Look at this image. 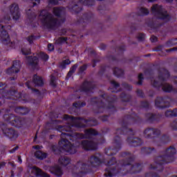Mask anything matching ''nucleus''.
<instances>
[{"label":"nucleus","instance_id":"39","mask_svg":"<svg viewBox=\"0 0 177 177\" xmlns=\"http://www.w3.org/2000/svg\"><path fill=\"white\" fill-rule=\"evenodd\" d=\"M97 10L100 15H105L106 13H109V6L107 5H100Z\"/></svg>","mask_w":177,"mask_h":177},{"label":"nucleus","instance_id":"59","mask_svg":"<svg viewBox=\"0 0 177 177\" xmlns=\"http://www.w3.org/2000/svg\"><path fill=\"white\" fill-rule=\"evenodd\" d=\"M122 86L127 91H131L132 89V86H131L128 83H122Z\"/></svg>","mask_w":177,"mask_h":177},{"label":"nucleus","instance_id":"55","mask_svg":"<svg viewBox=\"0 0 177 177\" xmlns=\"http://www.w3.org/2000/svg\"><path fill=\"white\" fill-rule=\"evenodd\" d=\"M21 52L24 56H28V55H31L30 49L26 50V48H21Z\"/></svg>","mask_w":177,"mask_h":177},{"label":"nucleus","instance_id":"42","mask_svg":"<svg viewBox=\"0 0 177 177\" xmlns=\"http://www.w3.org/2000/svg\"><path fill=\"white\" fill-rule=\"evenodd\" d=\"M86 106V102L84 101H77L76 102H74L73 104V106L75 107V109H82V107H85Z\"/></svg>","mask_w":177,"mask_h":177},{"label":"nucleus","instance_id":"54","mask_svg":"<svg viewBox=\"0 0 177 177\" xmlns=\"http://www.w3.org/2000/svg\"><path fill=\"white\" fill-rule=\"evenodd\" d=\"M109 68V66H101L100 69L98 72L99 75H103L104 73H106V70Z\"/></svg>","mask_w":177,"mask_h":177},{"label":"nucleus","instance_id":"34","mask_svg":"<svg viewBox=\"0 0 177 177\" xmlns=\"http://www.w3.org/2000/svg\"><path fill=\"white\" fill-rule=\"evenodd\" d=\"M162 26V24L154 21H150L148 22V27H150V28H152V30H158L160 27Z\"/></svg>","mask_w":177,"mask_h":177},{"label":"nucleus","instance_id":"52","mask_svg":"<svg viewBox=\"0 0 177 177\" xmlns=\"http://www.w3.org/2000/svg\"><path fill=\"white\" fill-rule=\"evenodd\" d=\"M28 42H29L30 45H32V44H34V41L35 39H37V36L34 35H31L30 36H28L26 38Z\"/></svg>","mask_w":177,"mask_h":177},{"label":"nucleus","instance_id":"20","mask_svg":"<svg viewBox=\"0 0 177 177\" xmlns=\"http://www.w3.org/2000/svg\"><path fill=\"white\" fill-rule=\"evenodd\" d=\"M77 0H68V5L67 6V9L72 15H78L81 10H82V7L77 4Z\"/></svg>","mask_w":177,"mask_h":177},{"label":"nucleus","instance_id":"32","mask_svg":"<svg viewBox=\"0 0 177 177\" xmlns=\"http://www.w3.org/2000/svg\"><path fill=\"white\" fill-rule=\"evenodd\" d=\"M77 68H78V63L75 64L74 65L71 67L69 71L68 72L66 75V80H70L71 77H73V74L77 71Z\"/></svg>","mask_w":177,"mask_h":177},{"label":"nucleus","instance_id":"4","mask_svg":"<svg viewBox=\"0 0 177 177\" xmlns=\"http://www.w3.org/2000/svg\"><path fill=\"white\" fill-rule=\"evenodd\" d=\"M117 100H118V97L116 95L104 93L98 97H91L90 104L93 106L95 114H100L109 110L114 113H117V109L114 106Z\"/></svg>","mask_w":177,"mask_h":177},{"label":"nucleus","instance_id":"3","mask_svg":"<svg viewBox=\"0 0 177 177\" xmlns=\"http://www.w3.org/2000/svg\"><path fill=\"white\" fill-rule=\"evenodd\" d=\"M141 122L142 118L138 115L133 117L132 115H127L122 121V128L117 129L115 134L118 136H120V135H129V136L127 139L129 146L130 147H140V146L143 145V140L133 136L136 133L135 131L133 129L128 128V127L133 124H140Z\"/></svg>","mask_w":177,"mask_h":177},{"label":"nucleus","instance_id":"16","mask_svg":"<svg viewBox=\"0 0 177 177\" xmlns=\"http://www.w3.org/2000/svg\"><path fill=\"white\" fill-rule=\"evenodd\" d=\"M80 146L85 151H95V150H97V143L89 140H82Z\"/></svg>","mask_w":177,"mask_h":177},{"label":"nucleus","instance_id":"8","mask_svg":"<svg viewBox=\"0 0 177 177\" xmlns=\"http://www.w3.org/2000/svg\"><path fill=\"white\" fill-rule=\"evenodd\" d=\"M39 17L42 26L45 27L46 30H52L53 31H55V30H57V27L60 26L59 19L55 18L53 15L46 10H42L41 11Z\"/></svg>","mask_w":177,"mask_h":177},{"label":"nucleus","instance_id":"14","mask_svg":"<svg viewBox=\"0 0 177 177\" xmlns=\"http://www.w3.org/2000/svg\"><path fill=\"white\" fill-rule=\"evenodd\" d=\"M3 118L4 121L8 122L12 127H15V128H21L23 125L21 118L13 113H6L3 115Z\"/></svg>","mask_w":177,"mask_h":177},{"label":"nucleus","instance_id":"64","mask_svg":"<svg viewBox=\"0 0 177 177\" xmlns=\"http://www.w3.org/2000/svg\"><path fill=\"white\" fill-rule=\"evenodd\" d=\"M171 127L174 131H177V122L174 121L172 123H171Z\"/></svg>","mask_w":177,"mask_h":177},{"label":"nucleus","instance_id":"18","mask_svg":"<svg viewBox=\"0 0 177 177\" xmlns=\"http://www.w3.org/2000/svg\"><path fill=\"white\" fill-rule=\"evenodd\" d=\"M96 88V85L93 84L92 81L84 80L80 87V91L84 92V93H93V91Z\"/></svg>","mask_w":177,"mask_h":177},{"label":"nucleus","instance_id":"21","mask_svg":"<svg viewBox=\"0 0 177 177\" xmlns=\"http://www.w3.org/2000/svg\"><path fill=\"white\" fill-rule=\"evenodd\" d=\"M21 68V63L19 60H15L12 62V66L8 68L6 73L8 75H13V74H17Z\"/></svg>","mask_w":177,"mask_h":177},{"label":"nucleus","instance_id":"36","mask_svg":"<svg viewBox=\"0 0 177 177\" xmlns=\"http://www.w3.org/2000/svg\"><path fill=\"white\" fill-rule=\"evenodd\" d=\"M165 117L168 118H174V117H177V109L173 110H167L165 113Z\"/></svg>","mask_w":177,"mask_h":177},{"label":"nucleus","instance_id":"25","mask_svg":"<svg viewBox=\"0 0 177 177\" xmlns=\"http://www.w3.org/2000/svg\"><path fill=\"white\" fill-rule=\"evenodd\" d=\"M50 172L56 177L63 176V169H62V167L57 165L50 167Z\"/></svg>","mask_w":177,"mask_h":177},{"label":"nucleus","instance_id":"63","mask_svg":"<svg viewBox=\"0 0 177 177\" xmlns=\"http://www.w3.org/2000/svg\"><path fill=\"white\" fill-rule=\"evenodd\" d=\"M59 34L61 37H63V35H66V34H67V29L66 28L61 29L59 30Z\"/></svg>","mask_w":177,"mask_h":177},{"label":"nucleus","instance_id":"44","mask_svg":"<svg viewBox=\"0 0 177 177\" xmlns=\"http://www.w3.org/2000/svg\"><path fill=\"white\" fill-rule=\"evenodd\" d=\"M111 84L113 86L114 89H115V91L112 90L111 92H114L115 93H118V92H121V91H122L121 88H120L119 90H117V88H120V83H118L115 80H112V81H111Z\"/></svg>","mask_w":177,"mask_h":177},{"label":"nucleus","instance_id":"53","mask_svg":"<svg viewBox=\"0 0 177 177\" xmlns=\"http://www.w3.org/2000/svg\"><path fill=\"white\" fill-rule=\"evenodd\" d=\"M138 82H136L137 85H143V80H145V77H143V73H140L138 75Z\"/></svg>","mask_w":177,"mask_h":177},{"label":"nucleus","instance_id":"60","mask_svg":"<svg viewBox=\"0 0 177 177\" xmlns=\"http://www.w3.org/2000/svg\"><path fill=\"white\" fill-rule=\"evenodd\" d=\"M136 93L139 97H145V93L143 92L142 90L137 89Z\"/></svg>","mask_w":177,"mask_h":177},{"label":"nucleus","instance_id":"31","mask_svg":"<svg viewBox=\"0 0 177 177\" xmlns=\"http://www.w3.org/2000/svg\"><path fill=\"white\" fill-rule=\"evenodd\" d=\"M58 162L63 167H67L71 162V159L68 156H61L58 160Z\"/></svg>","mask_w":177,"mask_h":177},{"label":"nucleus","instance_id":"49","mask_svg":"<svg viewBox=\"0 0 177 177\" xmlns=\"http://www.w3.org/2000/svg\"><path fill=\"white\" fill-rule=\"evenodd\" d=\"M164 48H171L172 46H175V41L174 39H169L167 41L163 44Z\"/></svg>","mask_w":177,"mask_h":177},{"label":"nucleus","instance_id":"50","mask_svg":"<svg viewBox=\"0 0 177 177\" xmlns=\"http://www.w3.org/2000/svg\"><path fill=\"white\" fill-rule=\"evenodd\" d=\"M50 86H53V88H56V77L53 75H51L50 76Z\"/></svg>","mask_w":177,"mask_h":177},{"label":"nucleus","instance_id":"58","mask_svg":"<svg viewBox=\"0 0 177 177\" xmlns=\"http://www.w3.org/2000/svg\"><path fill=\"white\" fill-rule=\"evenodd\" d=\"M144 74L145 75H153V69L147 68L144 71Z\"/></svg>","mask_w":177,"mask_h":177},{"label":"nucleus","instance_id":"33","mask_svg":"<svg viewBox=\"0 0 177 177\" xmlns=\"http://www.w3.org/2000/svg\"><path fill=\"white\" fill-rule=\"evenodd\" d=\"M35 156L36 158H37V160H45V158L48 157V153L38 150L35 152Z\"/></svg>","mask_w":177,"mask_h":177},{"label":"nucleus","instance_id":"27","mask_svg":"<svg viewBox=\"0 0 177 177\" xmlns=\"http://www.w3.org/2000/svg\"><path fill=\"white\" fill-rule=\"evenodd\" d=\"M27 60L29 66L34 68L37 67L39 63V59L36 56H28L27 57Z\"/></svg>","mask_w":177,"mask_h":177},{"label":"nucleus","instance_id":"11","mask_svg":"<svg viewBox=\"0 0 177 177\" xmlns=\"http://www.w3.org/2000/svg\"><path fill=\"white\" fill-rule=\"evenodd\" d=\"M127 50V46L125 45H122L116 47L115 48V52L116 53V56L115 55H107L106 59L109 62H113L115 63H118V62H122L123 63H129L132 62V59L124 57V52Z\"/></svg>","mask_w":177,"mask_h":177},{"label":"nucleus","instance_id":"22","mask_svg":"<svg viewBox=\"0 0 177 177\" xmlns=\"http://www.w3.org/2000/svg\"><path fill=\"white\" fill-rule=\"evenodd\" d=\"M3 133L6 138H8L11 140V142L15 141L17 138H19V134L12 128H6L3 129Z\"/></svg>","mask_w":177,"mask_h":177},{"label":"nucleus","instance_id":"61","mask_svg":"<svg viewBox=\"0 0 177 177\" xmlns=\"http://www.w3.org/2000/svg\"><path fill=\"white\" fill-rule=\"evenodd\" d=\"M110 117V115H104L102 116H100V120H101V121H102V122H106V121L109 120V118Z\"/></svg>","mask_w":177,"mask_h":177},{"label":"nucleus","instance_id":"19","mask_svg":"<svg viewBox=\"0 0 177 177\" xmlns=\"http://www.w3.org/2000/svg\"><path fill=\"white\" fill-rule=\"evenodd\" d=\"M161 135V131L158 129L147 128L144 131V136L146 139H156Z\"/></svg>","mask_w":177,"mask_h":177},{"label":"nucleus","instance_id":"45","mask_svg":"<svg viewBox=\"0 0 177 177\" xmlns=\"http://www.w3.org/2000/svg\"><path fill=\"white\" fill-rule=\"evenodd\" d=\"M69 64H71V61H70V59H66L63 60L60 64H59V67L60 68H62V70H64L66 68H67V66H68Z\"/></svg>","mask_w":177,"mask_h":177},{"label":"nucleus","instance_id":"46","mask_svg":"<svg viewBox=\"0 0 177 177\" xmlns=\"http://www.w3.org/2000/svg\"><path fill=\"white\" fill-rule=\"evenodd\" d=\"M39 59L43 60V62H48L49 60V55L44 52H40L38 55Z\"/></svg>","mask_w":177,"mask_h":177},{"label":"nucleus","instance_id":"48","mask_svg":"<svg viewBox=\"0 0 177 177\" xmlns=\"http://www.w3.org/2000/svg\"><path fill=\"white\" fill-rule=\"evenodd\" d=\"M169 142H171V137H169V136H168L167 134H164L160 138L161 143L167 144L169 143Z\"/></svg>","mask_w":177,"mask_h":177},{"label":"nucleus","instance_id":"13","mask_svg":"<svg viewBox=\"0 0 177 177\" xmlns=\"http://www.w3.org/2000/svg\"><path fill=\"white\" fill-rule=\"evenodd\" d=\"M121 149H122V140H121L120 136L116 134V136L113 138V147L106 148L104 153L108 156H115V154H117Z\"/></svg>","mask_w":177,"mask_h":177},{"label":"nucleus","instance_id":"24","mask_svg":"<svg viewBox=\"0 0 177 177\" xmlns=\"http://www.w3.org/2000/svg\"><path fill=\"white\" fill-rule=\"evenodd\" d=\"M145 118L149 124H153V122H160V121H161V116L154 113H146Z\"/></svg>","mask_w":177,"mask_h":177},{"label":"nucleus","instance_id":"30","mask_svg":"<svg viewBox=\"0 0 177 177\" xmlns=\"http://www.w3.org/2000/svg\"><path fill=\"white\" fill-rule=\"evenodd\" d=\"M15 111L17 114H20V115H26V114H28V113H30V110L28 109V108L23 106L15 107Z\"/></svg>","mask_w":177,"mask_h":177},{"label":"nucleus","instance_id":"1","mask_svg":"<svg viewBox=\"0 0 177 177\" xmlns=\"http://www.w3.org/2000/svg\"><path fill=\"white\" fill-rule=\"evenodd\" d=\"M120 156L125 158L117 161L115 157H112L106 162L103 160V155L100 153H97L90 156L88 159L89 165L82 162H78L76 165L71 166L69 171L71 172L73 177H84L86 174L92 172L91 167L92 168H97L103 162L108 167L105 169L104 177L125 176L127 174L133 175V174H139L142 171V168H143L142 163L132 165V162H134L136 158L135 154L130 151H124L120 153Z\"/></svg>","mask_w":177,"mask_h":177},{"label":"nucleus","instance_id":"5","mask_svg":"<svg viewBox=\"0 0 177 177\" xmlns=\"http://www.w3.org/2000/svg\"><path fill=\"white\" fill-rule=\"evenodd\" d=\"M19 97H20L19 91L12 87L9 88L7 84L0 82V106L5 102L15 106Z\"/></svg>","mask_w":177,"mask_h":177},{"label":"nucleus","instance_id":"7","mask_svg":"<svg viewBox=\"0 0 177 177\" xmlns=\"http://www.w3.org/2000/svg\"><path fill=\"white\" fill-rule=\"evenodd\" d=\"M171 77V73H169V71L167 70L165 68H161L160 71H158V82L157 80H154L152 86L153 88H156L158 91H160V89H162L163 92H166L167 93H171L174 91V87L171 84H165L162 82H165V81H168L169 80V77Z\"/></svg>","mask_w":177,"mask_h":177},{"label":"nucleus","instance_id":"6","mask_svg":"<svg viewBox=\"0 0 177 177\" xmlns=\"http://www.w3.org/2000/svg\"><path fill=\"white\" fill-rule=\"evenodd\" d=\"M64 120L65 121H71V127L76 128V129H82L88 127H96L99 124V122L95 118H89L85 119L81 117H74L69 115H64Z\"/></svg>","mask_w":177,"mask_h":177},{"label":"nucleus","instance_id":"9","mask_svg":"<svg viewBox=\"0 0 177 177\" xmlns=\"http://www.w3.org/2000/svg\"><path fill=\"white\" fill-rule=\"evenodd\" d=\"M12 21L10 15H6L3 17L0 18V39L3 45H9L10 43V37L6 30H10L12 26L9 24Z\"/></svg>","mask_w":177,"mask_h":177},{"label":"nucleus","instance_id":"41","mask_svg":"<svg viewBox=\"0 0 177 177\" xmlns=\"http://www.w3.org/2000/svg\"><path fill=\"white\" fill-rule=\"evenodd\" d=\"M138 13L139 16H149V15H150V11L146 8L141 7Z\"/></svg>","mask_w":177,"mask_h":177},{"label":"nucleus","instance_id":"17","mask_svg":"<svg viewBox=\"0 0 177 177\" xmlns=\"http://www.w3.org/2000/svg\"><path fill=\"white\" fill-rule=\"evenodd\" d=\"M95 15L92 12H88L83 14L82 19L77 21L80 26H82V30H85L86 26L93 20Z\"/></svg>","mask_w":177,"mask_h":177},{"label":"nucleus","instance_id":"37","mask_svg":"<svg viewBox=\"0 0 177 177\" xmlns=\"http://www.w3.org/2000/svg\"><path fill=\"white\" fill-rule=\"evenodd\" d=\"M64 9L63 7H55L53 9V13L56 17H62Z\"/></svg>","mask_w":177,"mask_h":177},{"label":"nucleus","instance_id":"10","mask_svg":"<svg viewBox=\"0 0 177 177\" xmlns=\"http://www.w3.org/2000/svg\"><path fill=\"white\" fill-rule=\"evenodd\" d=\"M151 12L158 20H163L164 21H171L172 17L168 14V11L165 10L162 6L159 4H153L151 8Z\"/></svg>","mask_w":177,"mask_h":177},{"label":"nucleus","instance_id":"38","mask_svg":"<svg viewBox=\"0 0 177 177\" xmlns=\"http://www.w3.org/2000/svg\"><path fill=\"white\" fill-rule=\"evenodd\" d=\"M120 97L122 102L128 103V102H131V99H132V96L129 94H127L125 93H121L120 95Z\"/></svg>","mask_w":177,"mask_h":177},{"label":"nucleus","instance_id":"26","mask_svg":"<svg viewBox=\"0 0 177 177\" xmlns=\"http://www.w3.org/2000/svg\"><path fill=\"white\" fill-rule=\"evenodd\" d=\"M155 153H157V150L154 147H144L141 148V154L143 156H150L155 154Z\"/></svg>","mask_w":177,"mask_h":177},{"label":"nucleus","instance_id":"57","mask_svg":"<svg viewBox=\"0 0 177 177\" xmlns=\"http://www.w3.org/2000/svg\"><path fill=\"white\" fill-rule=\"evenodd\" d=\"M32 3V7L34 8L35 6H38L39 3H41V0H30Z\"/></svg>","mask_w":177,"mask_h":177},{"label":"nucleus","instance_id":"15","mask_svg":"<svg viewBox=\"0 0 177 177\" xmlns=\"http://www.w3.org/2000/svg\"><path fill=\"white\" fill-rule=\"evenodd\" d=\"M172 99L170 97H157L155 100V106L159 110H165V109H169Z\"/></svg>","mask_w":177,"mask_h":177},{"label":"nucleus","instance_id":"23","mask_svg":"<svg viewBox=\"0 0 177 177\" xmlns=\"http://www.w3.org/2000/svg\"><path fill=\"white\" fill-rule=\"evenodd\" d=\"M10 12L12 17L13 20H19L21 14L20 12V9L19 8V5L16 3H14L10 6Z\"/></svg>","mask_w":177,"mask_h":177},{"label":"nucleus","instance_id":"28","mask_svg":"<svg viewBox=\"0 0 177 177\" xmlns=\"http://www.w3.org/2000/svg\"><path fill=\"white\" fill-rule=\"evenodd\" d=\"M33 171H35V175L37 177H50V176L44 171L40 168L35 166L32 167Z\"/></svg>","mask_w":177,"mask_h":177},{"label":"nucleus","instance_id":"47","mask_svg":"<svg viewBox=\"0 0 177 177\" xmlns=\"http://www.w3.org/2000/svg\"><path fill=\"white\" fill-rule=\"evenodd\" d=\"M141 109H145V110L150 109V102L147 100L141 101L140 104Z\"/></svg>","mask_w":177,"mask_h":177},{"label":"nucleus","instance_id":"43","mask_svg":"<svg viewBox=\"0 0 177 177\" xmlns=\"http://www.w3.org/2000/svg\"><path fill=\"white\" fill-rule=\"evenodd\" d=\"M67 41H68V37H60L56 39L55 42L57 45H59V46H61L63 44H67Z\"/></svg>","mask_w":177,"mask_h":177},{"label":"nucleus","instance_id":"62","mask_svg":"<svg viewBox=\"0 0 177 177\" xmlns=\"http://www.w3.org/2000/svg\"><path fill=\"white\" fill-rule=\"evenodd\" d=\"M49 5L56 6L59 5V0H48Z\"/></svg>","mask_w":177,"mask_h":177},{"label":"nucleus","instance_id":"29","mask_svg":"<svg viewBox=\"0 0 177 177\" xmlns=\"http://www.w3.org/2000/svg\"><path fill=\"white\" fill-rule=\"evenodd\" d=\"M112 71L113 73V75L115 77H117V78H122L124 75H125V71L124 69H121L118 67H115L112 69Z\"/></svg>","mask_w":177,"mask_h":177},{"label":"nucleus","instance_id":"40","mask_svg":"<svg viewBox=\"0 0 177 177\" xmlns=\"http://www.w3.org/2000/svg\"><path fill=\"white\" fill-rule=\"evenodd\" d=\"M81 3L84 5V6H88V8H92L95 6L96 1L95 0H80Z\"/></svg>","mask_w":177,"mask_h":177},{"label":"nucleus","instance_id":"51","mask_svg":"<svg viewBox=\"0 0 177 177\" xmlns=\"http://www.w3.org/2000/svg\"><path fill=\"white\" fill-rule=\"evenodd\" d=\"M88 69V64H84L82 66H80L78 68V73L79 74H82L83 73H85L86 70Z\"/></svg>","mask_w":177,"mask_h":177},{"label":"nucleus","instance_id":"2","mask_svg":"<svg viewBox=\"0 0 177 177\" xmlns=\"http://www.w3.org/2000/svg\"><path fill=\"white\" fill-rule=\"evenodd\" d=\"M57 131L62 132L61 140L59 141L57 145H52L50 146V150L51 153L59 156L62 153L68 156L70 154H75L80 147H75L71 144V142H77L78 139H89L91 136H97L99 132L94 129H84L82 133L73 132L71 131V127L67 126H57Z\"/></svg>","mask_w":177,"mask_h":177},{"label":"nucleus","instance_id":"56","mask_svg":"<svg viewBox=\"0 0 177 177\" xmlns=\"http://www.w3.org/2000/svg\"><path fill=\"white\" fill-rule=\"evenodd\" d=\"M145 33H139L138 35L137 36V39L138 40L139 42H143V41H145Z\"/></svg>","mask_w":177,"mask_h":177},{"label":"nucleus","instance_id":"12","mask_svg":"<svg viewBox=\"0 0 177 177\" xmlns=\"http://www.w3.org/2000/svg\"><path fill=\"white\" fill-rule=\"evenodd\" d=\"M31 84H34L35 86H44V80L42 77L39 76L37 74H35L32 77V81H28L25 83V86L28 87V89L32 91V93H35L37 96L41 97L44 96V93L37 88L31 87Z\"/></svg>","mask_w":177,"mask_h":177},{"label":"nucleus","instance_id":"35","mask_svg":"<svg viewBox=\"0 0 177 177\" xmlns=\"http://www.w3.org/2000/svg\"><path fill=\"white\" fill-rule=\"evenodd\" d=\"M26 16H27V18L29 19V21L30 23H32L37 17V15H35V12L32 11L31 9H28L26 11Z\"/></svg>","mask_w":177,"mask_h":177}]
</instances>
